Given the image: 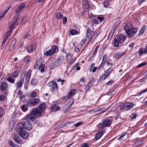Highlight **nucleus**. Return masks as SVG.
<instances>
[{
	"mask_svg": "<svg viewBox=\"0 0 147 147\" xmlns=\"http://www.w3.org/2000/svg\"><path fill=\"white\" fill-rule=\"evenodd\" d=\"M18 24V20L17 19H16L14 20L13 23L11 24L10 25L9 29V31L7 32V34L9 35V33H11L12 31V30L13 28H15L16 26Z\"/></svg>",
	"mask_w": 147,
	"mask_h": 147,
	"instance_id": "1a4fd4ad",
	"label": "nucleus"
},
{
	"mask_svg": "<svg viewBox=\"0 0 147 147\" xmlns=\"http://www.w3.org/2000/svg\"><path fill=\"white\" fill-rule=\"evenodd\" d=\"M45 67V65L44 64H41L39 65V70L41 73H43L44 70V68Z\"/></svg>",
	"mask_w": 147,
	"mask_h": 147,
	"instance_id": "c85d7f7f",
	"label": "nucleus"
},
{
	"mask_svg": "<svg viewBox=\"0 0 147 147\" xmlns=\"http://www.w3.org/2000/svg\"><path fill=\"white\" fill-rule=\"evenodd\" d=\"M40 101V100L38 98H32L29 100L30 104L32 105H35Z\"/></svg>",
	"mask_w": 147,
	"mask_h": 147,
	"instance_id": "2eb2a0df",
	"label": "nucleus"
},
{
	"mask_svg": "<svg viewBox=\"0 0 147 147\" xmlns=\"http://www.w3.org/2000/svg\"><path fill=\"white\" fill-rule=\"evenodd\" d=\"M147 92V88H146L144 89V90H143L141 92H140L139 93V95H141L144 92Z\"/></svg>",
	"mask_w": 147,
	"mask_h": 147,
	"instance_id": "bf43d9fd",
	"label": "nucleus"
},
{
	"mask_svg": "<svg viewBox=\"0 0 147 147\" xmlns=\"http://www.w3.org/2000/svg\"><path fill=\"white\" fill-rule=\"evenodd\" d=\"M32 71L29 70L27 72L26 78V81L27 82H28L29 81L30 78L31 76Z\"/></svg>",
	"mask_w": 147,
	"mask_h": 147,
	"instance_id": "5701e85b",
	"label": "nucleus"
},
{
	"mask_svg": "<svg viewBox=\"0 0 147 147\" xmlns=\"http://www.w3.org/2000/svg\"><path fill=\"white\" fill-rule=\"evenodd\" d=\"M17 128L19 129V130H22L24 129H25V125H24L22 123H19L18 125Z\"/></svg>",
	"mask_w": 147,
	"mask_h": 147,
	"instance_id": "b1692460",
	"label": "nucleus"
},
{
	"mask_svg": "<svg viewBox=\"0 0 147 147\" xmlns=\"http://www.w3.org/2000/svg\"><path fill=\"white\" fill-rule=\"evenodd\" d=\"M36 50L35 45L34 44H32L28 46L27 48V51L28 53H32L34 50Z\"/></svg>",
	"mask_w": 147,
	"mask_h": 147,
	"instance_id": "dca6fc26",
	"label": "nucleus"
},
{
	"mask_svg": "<svg viewBox=\"0 0 147 147\" xmlns=\"http://www.w3.org/2000/svg\"><path fill=\"white\" fill-rule=\"evenodd\" d=\"M146 80V78H143L139 80L138 81L139 82H140L141 83L145 81V80Z\"/></svg>",
	"mask_w": 147,
	"mask_h": 147,
	"instance_id": "052dcab7",
	"label": "nucleus"
},
{
	"mask_svg": "<svg viewBox=\"0 0 147 147\" xmlns=\"http://www.w3.org/2000/svg\"><path fill=\"white\" fill-rule=\"evenodd\" d=\"M147 53V45L145 48L144 49L143 48H141L139 50V53L140 55L144 54H146Z\"/></svg>",
	"mask_w": 147,
	"mask_h": 147,
	"instance_id": "a211bd4d",
	"label": "nucleus"
},
{
	"mask_svg": "<svg viewBox=\"0 0 147 147\" xmlns=\"http://www.w3.org/2000/svg\"><path fill=\"white\" fill-rule=\"evenodd\" d=\"M113 70V69L112 67H110L107 69L104 73V74L102 75V77L105 76V77L104 78V80H105L106 78L109 76Z\"/></svg>",
	"mask_w": 147,
	"mask_h": 147,
	"instance_id": "ddd939ff",
	"label": "nucleus"
},
{
	"mask_svg": "<svg viewBox=\"0 0 147 147\" xmlns=\"http://www.w3.org/2000/svg\"><path fill=\"white\" fill-rule=\"evenodd\" d=\"M19 134L21 137L24 139L26 138L29 135L28 133L24 131H20L19 132Z\"/></svg>",
	"mask_w": 147,
	"mask_h": 147,
	"instance_id": "f8f14e48",
	"label": "nucleus"
},
{
	"mask_svg": "<svg viewBox=\"0 0 147 147\" xmlns=\"http://www.w3.org/2000/svg\"><path fill=\"white\" fill-rule=\"evenodd\" d=\"M7 80L9 82L12 83H14L15 81V80L13 79L12 77L11 76H9V77H8L7 78Z\"/></svg>",
	"mask_w": 147,
	"mask_h": 147,
	"instance_id": "473e14b6",
	"label": "nucleus"
},
{
	"mask_svg": "<svg viewBox=\"0 0 147 147\" xmlns=\"http://www.w3.org/2000/svg\"><path fill=\"white\" fill-rule=\"evenodd\" d=\"M45 105L44 103L38 106V108L40 110V111H39L41 112H42L44 111V109L45 107Z\"/></svg>",
	"mask_w": 147,
	"mask_h": 147,
	"instance_id": "bb28decb",
	"label": "nucleus"
},
{
	"mask_svg": "<svg viewBox=\"0 0 147 147\" xmlns=\"http://www.w3.org/2000/svg\"><path fill=\"white\" fill-rule=\"evenodd\" d=\"M124 29L126 31L127 36L129 37L133 36L137 32V30L136 28H131L127 26L124 27Z\"/></svg>",
	"mask_w": 147,
	"mask_h": 147,
	"instance_id": "7ed1b4c3",
	"label": "nucleus"
},
{
	"mask_svg": "<svg viewBox=\"0 0 147 147\" xmlns=\"http://www.w3.org/2000/svg\"><path fill=\"white\" fill-rule=\"evenodd\" d=\"M73 95H72V94H71L69 92L67 96V97L69 99Z\"/></svg>",
	"mask_w": 147,
	"mask_h": 147,
	"instance_id": "69168bd1",
	"label": "nucleus"
},
{
	"mask_svg": "<svg viewBox=\"0 0 147 147\" xmlns=\"http://www.w3.org/2000/svg\"><path fill=\"white\" fill-rule=\"evenodd\" d=\"M13 139L18 144H21L22 143V141L17 135L16 134L13 136Z\"/></svg>",
	"mask_w": 147,
	"mask_h": 147,
	"instance_id": "6ab92c4d",
	"label": "nucleus"
},
{
	"mask_svg": "<svg viewBox=\"0 0 147 147\" xmlns=\"http://www.w3.org/2000/svg\"><path fill=\"white\" fill-rule=\"evenodd\" d=\"M66 59L69 63H71L73 59L72 56H67Z\"/></svg>",
	"mask_w": 147,
	"mask_h": 147,
	"instance_id": "f704fd0d",
	"label": "nucleus"
},
{
	"mask_svg": "<svg viewBox=\"0 0 147 147\" xmlns=\"http://www.w3.org/2000/svg\"><path fill=\"white\" fill-rule=\"evenodd\" d=\"M25 129H26L28 131L30 130L32 128V125L30 123H28L27 124H25Z\"/></svg>",
	"mask_w": 147,
	"mask_h": 147,
	"instance_id": "a878e982",
	"label": "nucleus"
},
{
	"mask_svg": "<svg viewBox=\"0 0 147 147\" xmlns=\"http://www.w3.org/2000/svg\"><path fill=\"white\" fill-rule=\"evenodd\" d=\"M40 64V63H39V62H38V60H37L36 62V64H35V65L34 66V69H36L38 67L39 68Z\"/></svg>",
	"mask_w": 147,
	"mask_h": 147,
	"instance_id": "a19ab883",
	"label": "nucleus"
},
{
	"mask_svg": "<svg viewBox=\"0 0 147 147\" xmlns=\"http://www.w3.org/2000/svg\"><path fill=\"white\" fill-rule=\"evenodd\" d=\"M55 17L58 19H61L63 18V16L61 12H59L55 14Z\"/></svg>",
	"mask_w": 147,
	"mask_h": 147,
	"instance_id": "393cba45",
	"label": "nucleus"
},
{
	"mask_svg": "<svg viewBox=\"0 0 147 147\" xmlns=\"http://www.w3.org/2000/svg\"><path fill=\"white\" fill-rule=\"evenodd\" d=\"M107 58V56H103V57L102 62L100 65H99V67L100 66H102L105 62Z\"/></svg>",
	"mask_w": 147,
	"mask_h": 147,
	"instance_id": "72a5a7b5",
	"label": "nucleus"
},
{
	"mask_svg": "<svg viewBox=\"0 0 147 147\" xmlns=\"http://www.w3.org/2000/svg\"><path fill=\"white\" fill-rule=\"evenodd\" d=\"M25 4L24 3H21L16 10V13H18L22 9L25 7Z\"/></svg>",
	"mask_w": 147,
	"mask_h": 147,
	"instance_id": "aec40b11",
	"label": "nucleus"
},
{
	"mask_svg": "<svg viewBox=\"0 0 147 147\" xmlns=\"http://www.w3.org/2000/svg\"><path fill=\"white\" fill-rule=\"evenodd\" d=\"M54 82L55 81H54L50 82L48 84V85L50 87H52Z\"/></svg>",
	"mask_w": 147,
	"mask_h": 147,
	"instance_id": "603ef678",
	"label": "nucleus"
},
{
	"mask_svg": "<svg viewBox=\"0 0 147 147\" xmlns=\"http://www.w3.org/2000/svg\"><path fill=\"white\" fill-rule=\"evenodd\" d=\"M5 99V97L3 95H0V100L3 101Z\"/></svg>",
	"mask_w": 147,
	"mask_h": 147,
	"instance_id": "6e6d98bb",
	"label": "nucleus"
},
{
	"mask_svg": "<svg viewBox=\"0 0 147 147\" xmlns=\"http://www.w3.org/2000/svg\"><path fill=\"white\" fill-rule=\"evenodd\" d=\"M101 66H100V67H99V66L98 67H95L92 70V72L94 73V72H95L96 71V70L98 69L99 68H100L101 67Z\"/></svg>",
	"mask_w": 147,
	"mask_h": 147,
	"instance_id": "864d4df0",
	"label": "nucleus"
},
{
	"mask_svg": "<svg viewBox=\"0 0 147 147\" xmlns=\"http://www.w3.org/2000/svg\"><path fill=\"white\" fill-rule=\"evenodd\" d=\"M126 39L125 36L123 34L119 35L117 38H114V46L117 47L119 45V43L121 44L123 43Z\"/></svg>",
	"mask_w": 147,
	"mask_h": 147,
	"instance_id": "f03ea898",
	"label": "nucleus"
},
{
	"mask_svg": "<svg viewBox=\"0 0 147 147\" xmlns=\"http://www.w3.org/2000/svg\"><path fill=\"white\" fill-rule=\"evenodd\" d=\"M18 75V72L13 73L12 74V76L13 78H16Z\"/></svg>",
	"mask_w": 147,
	"mask_h": 147,
	"instance_id": "8fccbe9b",
	"label": "nucleus"
},
{
	"mask_svg": "<svg viewBox=\"0 0 147 147\" xmlns=\"http://www.w3.org/2000/svg\"><path fill=\"white\" fill-rule=\"evenodd\" d=\"M70 33L72 35H73L78 34L79 32L76 30H70Z\"/></svg>",
	"mask_w": 147,
	"mask_h": 147,
	"instance_id": "2f4dec72",
	"label": "nucleus"
},
{
	"mask_svg": "<svg viewBox=\"0 0 147 147\" xmlns=\"http://www.w3.org/2000/svg\"><path fill=\"white\" fill-rule=\"evenodd\" d=\"M8 36H7V35H6L5 36V38H4L3 39V41L2 42V43L3 44H5L7 38Z\"/></svg>",
	"mask_w": 147,
	"mask_h": 147,
	"instance_id": "09e8293b",
	"label": "nucleus"
},
{
	"mask_svg": "<svg viewBox=\"0 0 147 147\" xmlns=\"http://www.w3.org/2000/svg\"><path fill=\"white\" fill-rule=\"evenodd\" d=\"M21 108L22 110L24 112L26 111L27 110V109L25 107V106L24 105L22 106Z\"/></svg>",
	"mask_w": 147,
	"mask_h": 147,
	"instance_id": "3c124183",
	"label": "nucleus"
},
{
	"mask_svg": "<svg viewBox=\"0 0 147 147\" xmlns=\"http://www.w3.org/2000/svg\"><path fill=\"white\" fill-rule=\"evenodd\" d=\"M29 96L32 98H35L37 95V93L36 92L33 91L30 92L28 94Z\"/></svg>",
	"mask_w": 147,
	"mask_h": 147,
	"instance_id": "cd10ccee",
	"label": "nucleus"
},
{
	"mask_svg": "<svg viewBox=\"0 0 147 147\" xmlns=\"http://www.w3.org/2000/svg\"><path fill=\"white\" fill-rule=\"evenodd\" d=\"M26 73V72L23 73L20 80L16 82L15 86L16 87V89H20L22 87Z\"/></svg>",
	"mask_w": 147,
	"mask_h": 147,
	"instance_id": "423d86ee",
	"label": "nucleus"
},
{
	"mask_svg": "<svg viewBox=\"0 0 147 147\" xmlns=\"http://www.w3.org/2000/svg\"><path fill=\"white\" fill-rule=\"evenodd\" d=\"M82 7L85 11H88L89 9L88 3V0H84L82 3Z\"/></svg>",
	"mask_w": 147,
	"mask_h": 147,
	"instance_id": "4468645a",
	"label": "nucleus"
},
{
	"mask_svg": "<svg viewBox=\"0 0 147 147\" xmlns=\"http://www.w3.org/2000/svg\"><path fill=\"white\" fill-rule=\"evenodd\" d=\"M147 64V63L146 62H145V63H141L138 65L137 67H142L143 66H145Z\"/></svg>",
	"mask_w": 147,
	"mask_h": 147,
	"instance_id": "c03bdc74",
	"label": "nucleus"
},
{
	"mask_svg": "<svg viewBox=\"0 0 147 147\" xmlns=\"http://www.w3.org/2000/svg\"><path fill=\"white\" fill-rule=\"evenodd\" d=\"M103 77H102V76L101 77H99V79L97 80V81L98 82H100L102 81V79H104V78H103Z\"/></svg>",
	"mask_w": 147,
	"mask_h": 147,
	"instance_id": "4d7b16f0",
	"label": "nucleus"
},
{
	"mask_svg": "<svg viewBox=\"0 0 147 147\" xmlns=\"http://www.w3.org/2000/svg\"><path fill=\"white\" fill-rule=\"evenodd\" d=\"M82 123H83V122L80 121V122H78L77 123L75 124L74 125L76 127H79L80 126V125H81L82 124Z\"/></svg>",
	"mask_w": 147,
	"mask_h": 147,
	"instance_id": "de8ad7c7",
	"label": "nucleus"
},
{
	"mask_svg": "<svg viewBox=\"0 0 147 147\" xmlns=\"http://www.w3.org/2000/svg\"><path fill=\"white\" fill-rule=\"evenodd\" d=\"M86 39H83L79 43V45H80L81 47H82L84 44Z\"/></svg>",
	"mask_w": 147,
	"mask_h": 147,
	"instance_id": "79ce46f5",
	"label": "nucleus"
},
{
	"mask_svg": "<svg viewBox=\"0 0 147 147\" xmlns=\"http://www.w3.org/2000/svg\"><path fill=\"white\" fill-rule=\"evenodd\" d=\"M95 65L94 63H92L91 65L90 66L89 69L90 71L91 72L92 70V69L94 66Z\"/></svg>",
	"mask_w": 147,
	"mask_h": 147,
	"instance_id": "49530a36",
	"label": "nucleus"
},
{
	"mask_svg": "<svg viewBox=\"0 0 147 147\" xmlns=\"http://www.w3.org/2000/svg\"><path fill=\"white\" fill-rule=\"evenodd\" d=\"M103 5L105 7H106L107 6H108L109 5V1L107 0H105V1Z\"/></svg>",
	"mask_w": 147,
	"mask_h": 147,
	"instance_id": "37998d69",
	"label": "nucleus"
},
{
	"mask_svg": "<svg viewBox=\"0 0 147 147\" xmlns=\"http://www.w3.org/2000/svg\"><path fill=\"white\" fill-rule=\"evenodd\" d=\"M111 122V120L106 119L102 123H100L99 125L100 128L103 129L104 127L109 126Z\"/></svg>",
	"mask_w": 147,
	"mask_h": 147,
	"instance_id": "6e6552de",
	"label": "nucleus"
},
{
	"mask_svg": "<svg viewBox=\"0 0 147 147\" xmlns=\"http://www.w3.org/2000/svg\"><path fill=\"white\" fill-rule=\"evenodd\" d=\"M3 113V111L1 107H0V118H1L2 116Z\"/></svg>",
	"mask_w": 147,
	"mask_h": 147,
	"instance_id": "13d9d810",
	"label": "nucleus"
},
{
	"mask_svg": "<svg viewBox=\"0 0 147 147\" xmlns=\"http://www.w3.org/2000/svg\"><path fill=\"white\" fill-rule=\"evenodd\" d=\"M89 18L92 19V23L94 24H98L99 23L102 22L104 20L103 17L97 16V18H95L92 15L91 17L89 16Z\"/></svg>",
	"mask_w": 147,
	"mask_h": 147,
	"instance_id": "39448f33",
	"label": "nucleus"
},
{
	"mask_svg": "<svg viewBox=\"0 0 147 147\" xmlns=\"http://www.w3.org/2000/svg\"><path fill=\"white\" fill-rule=\"evenodd\" d=\"M49 68L52 69L55 68L56 67V65L55 63H52L49 65Z\"/></svg>",
	"mask_w": 147,
	"mask_h": 147,
	"instance_id": "ea45409f",
	"label": "nucleus"
},
{
	"mask_svg": "<svg viewBox=\"0 0 147 147\" xmlns=\"http://www.w3.org/2000/svg\"><path fill=\"white\" fill-rule=\"evenodd\" d=\"M81 147H89L88 145L86 143H84L83 144Z\"/></svg>",
	"mask_w": 147,
	"mask_h": 147,
	"instance_id": "e2e57ef3",
	"label": "nucleus"
},
{
	"mask_svg": "<svg viewBox=\"0 0 147 147\" xmlns=\"http://www.w3.org/2000/svg\"><path fill=\"white\" fill-rule=\"evenodd\" d=\"M113 83V81H109L107 83V84L108 85H112Z\"/></svg>",
	"mask_w": 147,
	"mask_h": 147,
	"instance_id": "338daca9",
	"label": "nucleus"
},
{
	"mask_svg": "<svg viewBox=\"0 0 147 147\" xmlns=\"http://www.w3.org/2000/svg\"><path fill=\"white\" fill-rule=\"evenodd\" d=\"M94 32L90 28L87 29L86 34V39H88L89 41H90L94 35Z\"/></svg>",
	"mask_w": 147,
	"mask_h": 147,
	"instance_id": "9d476101",
	"label": "nucleus"
},
{
	"mask_svg": "<svg viewBox=\"0 0 147 147\" xmlns=\"http://www.w3.org/2000/svg\"><path fill=\"white\" fill-rule=\"evenodd\" d=\"M80 81L82 83H84V78L83 77H82L80 80Z\"/></svg>",
	"mask_w": 147,
	"mask_h": 147,
	"instance_id": "774afa93",
	"label": "nucleus"
},
{
	"mask_svg": "<svg viewBox=\"0 0 147 147\" xmlns=\"http://www.w3.org/2000/svg\"><path fill=\"white\" fill-rule=\"evenodd\" d=\"M76 91V89H73L71 90L69 92V93L72 94V95H73L74 94Z\"/></svg>",
	"mask_w": 147,
	"mask_h": 147,
	"instance_id": "a18cd8bd",
	"label": "nucleus"
},
{
	"mask_svg": "<svg viewBox=\"0 0 147 147\" xmlns=\"http://www.w3.org/2000/svg\"><path fill=\"white\" fill-rule=\"evenodd\" d=\"M91 87V86H90L88 84L87 85L86 87L85 88L84 91L85 93H86L88 91H89V90Z\"/></svg>",
	"mask_w": 147,
	"mask_h": 147,
	"instance_id": "4c0bfd02",
	"label": "nucleus"
},
{
	"mask_svg": "<svg viewBox=\"0 0 147 147\" xmlns=\"http://www.w3.org/2000/svg\"><path fill=\"white\" fill-rule=\"evenodd\" d=\"M41 115V113L37 109H33L30 113L28 114L26 117V119L28 122L34 121L36 118V117Z\"/></svg>",
	"mask_w": 147,
	"mask_h": 147,
	"instance_id": "f257e3e1",
	"label": "nucleus"
},
{
	"mask_svg": "<svg viewBox=\"0 0 147 147\" xmlns=\"http://www.w3.org/2000/svg\"><path fill=\"white\" fill-rule=\"evenodd\" d=\"M16 42L15 40H12L11 41L9 47V50L10 51H12L14 50V47L16 44Z\"/></svg>",
	"mask_w": 147,
	"mask_h": 147,
	"instance_id": "f3484780",
	"label": "nucleus"
},
{
	"mask_svg": "<svg viewBox=\"0 0 147 147\" xmlns=\"http://www.w3.org/2000/svg\"><path fill=\"white\" fill-rule=\"evenodd\" d=\"M52 87L53 90H56L58 89V87L56 82H55Z\"/></svg>",
	"mask_w": 147,
	"mask_h": 147,
	"instance_id": "c756f323",
	"label": "nucleus"
},
{
	"mask_svg": "<svg viewBox=\"0 0 147 147\" xmlns=\"http://www.w3.org/2000/svg\"><path fill=\"white\" fill-rule=\"evenodd\" d=\"M29 35V34L28 33H27L24 36V37L23 38L24 40Z\"/></svg>",
	"mask_w": 147,
	"mask_h": 147,
	"instance_id": "0e129e2a",
	"label": "nucleus"
},
{
	"mask_svg": "<svg viewBox=\"0 0 147 147\" xmlns=\"http://www.w3.org/2000/svg\"><path fill=\"white\" fill-rule=\"evenodd\" d=\"M58 51V49L56 45H53L51 49H50L44 53V55H52L57 53Z\"/></svg>",
	"mask_w": 147,
	"mask_h": 147,
	"instance_id": "20e7f679",
	"label": "nucleus"
},
{
	"mask_svg": "<svg viewBox=\"0 0 147 147\" xmlns=\"http://www.w3.org/2000/svg\"><path fill=\"white\" fill-rule=\"evenodd\" d=\"M67 21V18L66 17H64L63 19V24H65Z\"/></svg>",
	"mask_w": 147,
	"mask_h": 147,
	"instance_id": "5fc2aeb1",
	"label": "nucleus"
},
{
	"mask_svg": "<svg viewBox=\"0 0 147 147\" xmlns=\"http://www.w3.org/2000/svg\"><path fill=\"white\" fill-rule=\"evenodd\" d=\"M38 82V80L35 79H34L31 81V84L33 86L36 85Z\"/></svg>",
	"mask_w": 147,
	"mask_h": 147,
	"instance_id": "e433bc0d",
	"label": "nucleus"
},
{
	"mask_svg": "<svg viewBox=\"0 0 147 147\" xmlns=\"http://www.w3.org/2000/svg\"><path fill=\"white\" fill-rule=\"evenodd\" d=\"M146 27H147V26H144L140 30L139 32V35H141L143 33Z\"/></svg>",
	"mask_w": 147,
	"mask_h": 147,
	"instance_id": "58836bf2",
	"label": "nucleus"
},
{
	"mask_svg": "<svg viewBox=\"0 0 147 147\" xmlns=\"http://www.w3.org/2000/svg\"><path fill=\"white\" fill-rule=\"evenodd\" d=\"M95 80V78H92L90 80V81H89V82L88 84L91 86L92 84H93L94 82V81Z\"/></svg>",
	"mask_w": 147,
	"mask_h": 147,
	"instance_id": "c9c22d12",
	"label": "nucleus"
},
{
	"mask_svg": "<svg viewBox=\"0 0 147 147\" xmlns=\"http://www.w3.org/2000/svg\"><path fill=\"white\" fill-rule=\"evenodd\" d=\"M104 132L103 131L98 132L96 135L95 139L96 140L99 139L103 134Z\"/></svg>",
	"mask_w": 147,
	"mask_h": 147,
	"instance_id": "4be33fe9",
	"label": "nucleus"
},
{
	"mask_svg": "<svg viewBox=\"0 0 147 147\" xmlns=\"http://www.w3.org/2000/svg\"><path fill=\"white\" fill-rule=\"evenodd\" d=\"M134 106V104L131 102H126L122 106H121L120 109L122 110L125 109L126 110H129Z\"/></svg>",
	"mask_w": 147,
	"mask_h": 147,
	"instance_id": "0eeeda50",
	"label": "nucleus"
},
{
	"mask_svg": "<svg viewBox=\"0 0 147 147\" xmlns=\"http://www.w3.org/2000/svg\"><path fill=\"white\" fill-rule=\"evenodd\" d=\"M7 83L3 82L1 84L0 88L2 91H4L7 88Z\"/></svg>",
	"mask_w": 147,
	"mask_h": 147,
	"instance_id": "412c9836",
	"label": "nucleus"
},
{
	"mask_svg": "<svg viewBox=\"0 0 147 147\" xmlns=\"http://www.w3.org/2000/svg\"><path fill=\"white\" fill-rule=\"evenodd\" d=\"M60 109V107L57 104H55L52 105L50 108V110L52 112H55L59 111Z\"/></svg>",
	"mask_w": 147,
	"mask_h": 147,
	"instance_id": "9b49d317",
	"label": "nucleus"
},
{
	"mask_svg": "<svg viewBox=\"0 0 147 147\" xmlns=\"http://www.w3.org/2000/svg\"><path fill=\"white\" fill-rule=\"evenodd\" d=\"M8 143L9 145L11 147H18V145L14 144L11 140L9 141Z\"/></svg>",
	"mask_w": 147,
	"mask_h": 147,
	"instance_id": "7c9ffc66",
	"label": "nucleus"
},
{
	"mask_svg": "<svg viewBox=\"0 0 147 147\" xmlns=\"http://www.w3.org/2000/svg\"><path fill=\"white\" fill-rule=\"evenodd\" d=\"M137 117V115L136 114H135L133 115H132L131 116V117L132 119H136Z\"/></svg>",
	"mask_w": 147,
	"mask_h": 147,
	"instance_id": "680f3d73",
	"label": "nucleus"
}]
</instances>
